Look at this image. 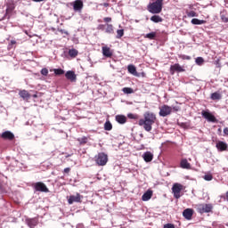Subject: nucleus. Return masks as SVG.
Returning <instances> with one entry per match:
<instances>
[{
  "mask_svg": "<svg viewBox=\"0 0 228 228\" xmlns=\"http://www.w3.org/2000/svg\"><path fill=\"white\" fill-rule=\"evenodd\" d=\"M184 188H185L184 185H183L179 183H175L173 184L172 192H173L175 199H181V197H182L181 191L184 190Z\"/></svg>",
  "mask_w": 228,
  "mask_h": 228,
  "instance_id": "39448f33",
  "label": "nucleus"
},
{
  "mask_svg": "<svg viewBox=\"0 0 228 228\" xmlns=\"http://www.w3.org/2000/svg\"><path fill=\"white\" fill-rule=\"evenodd\" d=\"M127 70L129 74H133V76H137L138 72L136 71V67L133 64H129L127 66Z\"/></svg>",
  "mask_w": 228,
  "mask_h": 228,
  "instance_id": "5701e85b",
  "label": "nucleus"
},
{
  "mask_svg": "<svg viewBox=\"0 0 228 228\" xmlns=\"http://www.w3.org/2000/svg\"><path fill=\"white\" fill-rule=\"evenodd\" d=\"M152 195H153L152 190H148L142 196V200H143V202H147V200H151V199H152Z\"/></svg>",
  "mask_w": 228,
  "mask_h": 228,
  "instance_id": "aec40b11",
  "label": "nucleus"
},
{
  "mask_svg": "<svg viewBox=\"0 0 228 228\" xmlns=\"http://www.w3.org/2000/svg\"><path fill=\"white\" fill-rule=\"evenodd\" d=\"M164 228H175V225H174L172 224H167L164 225Z\"/></svg>",
  "mask_w": 228,
  "mask_h": 228,
  "instance_id": "37998d69",
  "label": "nucleus"
},
{
  "mask_svg": "<svg viewBox=\"0 0 228 228\" xmlns=\"http://www.w3.org/2000/svg\"><path fill=\"white\" fill-rule=\"evenodd\" d=\"M196 63H197V65H202L204 63V58L197 57L196 58Z\"/></svg>",
  "mask_w": 228,
  "mask_h": 228,
  "instance_id": "4c0bfd02",
  "label": "nucleus"
},
{
  "mask_svg": "<svg viewBox=\"0 0 228 228\" xmlns=\"http://www.w3.org/2000/svg\"><path fill=\"white\" fill-rule=\"evenodd\" d=\"M34 190H36V191H42L43 193H49V188L42 182L34 183Z\"/></svg>",
  "mask_w": 228,
  "mask_h": 228,
  "instance_id": "0eeeda50",
  "label": "nucleus"
},
{
  "mask_svg": "<svg viewBox=\"0 0 228 228\" xmlns=\"http://www.w3.org/2000/svg\"><path fill=\"white\" fill-rule=\"evenodd\" d=\"M218 133H222V128H218Z\"/></svg>",
  "mask_w": 228,
  "mask_h": 228,
  "instance_id": "5fc2aeb1",
  "label": "nucleus"
},
{
  "mask_svg": "<svg viewBox=\"0 0 228 228\" xmlns=\"http://www.w3.org/2000/svg\"><path fill=\"white\" fill-rule=\"evenodd\" d=\"M77 142H79L80 145H86V143H88V137L83 136V137L77 138Z\"/></svg>",
  "mask_w": 228,
  "mask_h": 228,
  "instance_id": "bb28decb",
  "label": "nucleus"
},
{
  "mask_svg": "<svg viewBox=\"0 0 228 228\" xmlns=\"http://www.w3.org/2000/svg\"><path fill=\"white\" fill-rule=\"evenodd\" d=\"M201 115L203 118H206L208 122H213V123H218V119H216V117L215 115L211 114V112L207 111V110H202Z\"/></svg>",
  "mask_w": 228,
  "mask_h": 228,
  "instance_id": "6e6552de",
  "label": "nucleus"
},
{
  "mask_svg": "<svg viewBox=\"0 0 228 228\" xmlns=\"http://www.w3.org/2000/svg\"><path fill=\"white\" fill-rule=\"evenodd\" d=\"M53 72H54L55 76H62V74H65V70H63L61 69H54Z\"/></svg>",
  "mask_w": 228,
  "mask_h": 228,
  "instance_id": "7c9ffc66",
  "label": "nucleus"
},
{
  "mask_svg": "<svg viewBox=\"0 0 228 228\" xmlns=\"http://www.w3.org/2000/svg\"><path fill=\"white\" fill-rule=\"evenodd\" d=\"M221 20L223 22H228V18L225 15H221Z\"/></svg>",
  "mask_w": 228,
  "mask_h": 228,
  "instance_id": "a19ab883",
  "label": "nucleus"
},
{
  "mask_svg": "<svg viewBox=\"0 0 228 228\" xmlns=\"http://www.w3.org/2000/svg\"><path fill=\"white\" fill-rule=\"evenodd\" d=\"M3 188V183L0 182V190Z\"/></svg>",
  "mask_w": 228,
  "mask_h": 228,
  "instance_id": "864d4df0",
  "label": "nucleus"
},
{
  "mask_svg": "<svg viewBox=\"0 0 228 228\" xmlns=\"http://www.w3.org/2000/svg\"><path fill=\"white\" fill-rule=\"evenodd\" d=\"M198 213L204 215V213H211L213 211V205L211 204H200L197 208Z\"/></svg>",
  "mask_w": 228,
  "mask_h": 228,
  "instance_id": "423d86ee",
  "label": "nucleus"
},
{
  "mask_svg": "<svg viewBox=\"0 0 228 228\" xmlns=\"http://www.w3.org/2000/svg\"><path fill=\"white\" fill-rule=\"evenodd\" d=\"M148 12L157 15L160 12H163V0H156L153 3H150L147 6Z\"/></svg>",
  "mask_w": 228,
  "mask_h": 228,
  "instance_id": "7ed1b4c3",
  "label": "nucleus"
},
{
  "mask_svg": "<svg viewBox=\"0 0 228 228\" xmlns=\"http://www.w3.org/2000/svg\"><path fill=\"white\" fill-rule=\"evenodd\" d=\"M224 136H228V127L224 128Z\"/></svg>",
  "mask_w": 228,
  "mask_h": 228,
  "instance_id": "49530a36",
  "label": "nucleus"
},
{
  "mask_svg": "<svg viewBox=\"0 0 228 228\" xmlns=\"http://www.w3.org/2000/svg\"><path fill=\"white\" fill-rule=\"evenodd\" d=\"M212 101H220L222 99V94L220 93L216 92L211 94Z\"/></svg>",
  "mask_w": 228,
  "mask_h": 228,
  "instance_id": "a878e982",
  "label": "nucleus"
},
{
  "mask_svg": "<svg viewBox=\"0 0 228 228\" xmlns=\"http://www.w3.org/2000/svg\"><path fill=\"white\" fill-rule=\"evenodd\" d=\"M104 22H111V18L110 17H106L103 19Z\"/></svg>",
  "mask_w": 228,
  "mask_h": 228,
  "instance_id": "a18cd8bd",
  "label": "nucleus"
},
{
  "mask_svg": "<svg viewBox=\"0 0 228 228\" xmlns=\"http://www.w3.org/2000/svg\"><path fill=\"white\" fill-rule=\"evenodd\" d=\"M104 28V25H99L98 29H102Z\"/></svg>",
  "mask_w": 228,
  "mask_h": 228,
  "instance_id": "603ef678",
  "label": "nucleus"
},
{
  "mask_svg": "<svg viewBox=\"0 0 228 228\" xmlns=\"http://www.w3.org/2000/svg\"><path fill=\"white\" fill-rule=\"evenodd\" d=\"M70 172V167L64 168V174H69Z\"/></svg>",
  "mask_w": 228,
  "mask_h": 228,
  "instance_id": "09e8293b",
  "label": "nucleus"
},
{
  "mask_svg": "<svg viewBox=\"0 0 228 228\" xmlns=\"http://www.w3.org/2000/svg\"><path fill=\"white\" fill-rule=\"evenodd\" d=\"M71 4L73 6L74 12H77L78 13H81L83 7L85 6L82 0H75L73 3H71Z\"/></svg>",
  "mask_w": 228,
  "mask_h": 228,
  "instance_id": "9d476101",
  "label": "nucleus"
},
{
  "mask_svg": "<svg viewBox=\"0 0 228 228\" xmlns=\"http://www.w3.org/2000/svg\"><path fill=\"white\" fill-rule=\"evenodd\" d=\"M15 44H17V41L12 40L10 45H9V47H12V45H15Z\"/></svg>",
  "mask_w": 228,
  "mask_h": 228,
  "instance_id": "de8ad7c7",
  "label": "nucleus"
},
{
  "mask_svg": "<svg viewBox=\"0 0 228 228\" xmlns=\"http://www.w3.org/2000/svg\"><path fill=\"white\" fill-rule=\"evenodd\" d=\"M102 55L105 56V58H111V56H113V51H111V48L109 46H102Z\"/></svg>",
  "mask_w": 228,
  "mask_h": 228,
  "instance_id": "2eb2a0df",
  "label": "nucleus"
},
{
  "mask_svg": "<svg viewBox=\"0 0 228 228\" xmlns=\"http://www.w3.org/2000/svg\"><path fill=\"white\" fill-rule=\"evenodd\" d=\"M150 20L158 24L159 22H163V18H161L159 15H153L150 18Z\"/></svg>",
  "mask_w": 228,
  "mask_h": 228,
  "instance_id": "b1692460",
  "label": "nucleus"
},
{
  "mask_svg": "<svg viewBox=\"0 0 228 228\" xmlns=\"http://www.w3.org/2000/svg\"><path fill=\"white\" fill-rule=\"evenodd\" d=\"M186 13L188 17H199V14L195 12V11H190V12H187Z\"/></svg>",
  "mask_w": 228,
  "mask_h": 228,
  "instance_id": "72a5a7b5",
  "label": "nucleus"
},
{
  "mask_svg": "<svg viewBox=\"0 0 228 228\" xmlns=\"http://www.w3.org/2000/svg\"><path fill=\"white\" fill-rule=\"evenodd\" d=\"M127 117H128V118H132L134 120H135V118H136V115H134V114H128Z\"/></svg>",
  "mask_w": 228,
  "mask_h": 228,
  "instance_id": "c03bdc74",
  "label": "nucleus"
},
{
  "mask_svg": "<svg viewBox=\"0 0 228 228\" xmlns=\"http://www.w3.org/2000/svg\"><path fill=\"white\" fill-rule=\"evenodd\" d=\"M104 129L105 131H111L113 129V125H111V122L106 121L104 124Z\"/></svg>",
  "mask_w": 228,
  "mask_h": 228,
  "instance_id": "c756f323",
  "label": "nucleus"
},
{
  "mask_svg": "<svg viewBox=\"0 0 228 228\" xmlns=\"http://www.w3.org/2000/svg\"><path fill=\"white\" fill-rule=\"evenodd\" d=\"M116 121L118 124H126V122H127V118L124 115H117L116 116Z\"/></svg>",
  "mask_w": 228,
  "mask_h": 228,
  "instance_id": "4be33fe9",
  "label": "nucleus"
},
{
  "mask_svg": "<svg viewBox=\"0 0 228 228\" xmlns=\"http://www.w3.org/2000/svg\"><path fill=\"white\" fill-rule=\"evenodd\" d=\"M59 33H61V35H67L69 37V31L65 29H59Z\"/></svg>",
  "mask_w": 228,
  "mask_h": 228,
  "instance_id": "ea45409f",
  "label": "nucleus"
},
{
  "mask_svg": "<svg viewBox=\"0 0 228 228\" xmlns=\"http://www.w3.org/2000/svg\"><path fill=\"white\" fill-rule=\"evenodd\" d=\"M81 199H83V196L79 193H77L76 195H70L68 199V203L72 204L73 202H81Z\"/></svg>",
  "mask_w": 228,
  "mask_h": 228,
  "instance_id": "ddd939ff",
  "label": "nucleus"
},
{
  "mask_svg": "<svg viewBox=\"0 0 228 228\" xmlns=\"http://www.w3.org/2000/svg\"><path fill=\"white\" fill-rule=\"evenodd\" d=\"M32 97H33L34 99H37V98H38V94H35L32 95Z\"/></svg>",
  "mask_w": 228,
  "mask_h": 228,
  "instance_id": "3c124183",
  "label": "nucleus"
},
{
  "mask_svg": "<svg viewBox=\"0 0 228 228\" xmlns=\"http://www.w3.org/2000/svg\"><path fill=\"white\" fill-rule=\"evenodd\" d=\"M20 97L23 99V101H29L31 99V94L27 90L23 89L19 92Z\"/></svg>",
  "mask_w": 228,
  "mask_h": 228,
  "instance_id": "a211bd4d",
  "label": "nucleus"
},
{
  "mask_svg": "<svg viewBox=\"0 0 228 228\" xmlns=\"http://www.w3.org/2000/svg\"><path fill=\"white\" fill-rule=\"evenodd\" d=\"M41 74H42V76H47V74H49V69H47V68L42 69Z\"/></svg>",
  "mask_w": 228,
  "mask_h": 228,
  "instance_id": "58836bf2",
  "label": "nucleus"
},
{
  "mask_svg": "<svg viewBox=\"0 0 228 228\" xmlns=\"http://www.w3.org/2000/svg\"><path fill=\"white\" fill-rule=\"evenodd\" d=\"M186 69L183 66H181L179 63H175L174 65L170 66L169 72L171 76H174L175 72H185Z\"/></svg>",
  "mask_w": 228,
  "mask_h": 228,
  "instance_id": "1a4fd4ad",
  "label": "nucleus"
},
{
  "mask_svg": "<svg viewBox=\"0 0 228 228\" xmlns=\"http://www.w3.org/2000/svg\"><path fill=\"white\" fill-rule=\"evenodd\" d=\"M122 92H123L124 94H133L134 90H133V88H131V87H124V88L122 89Z\"/></svg>",
  "mask_w": 228,
  "mask_h": 228,
  "instance_id": "473e14b6",
  "label": "nucleus"
},
{
  "mask_svg": "<svg viewBox=\"0 0 228 228\" xmlns=\"http://www.w3.org/2000/svg\"><path fill=\"white\" fill-rule=\"evenodd\" d=\"M124 37V29H118L116 38H122Z\"/></svg>",
  "mask_w": 228,
  "mask_h": 228,
  "instance_id": "2f4dec72",
  "label": "nucleus"
},
{
  "mask_svg": "<svg viewBox=\"0 0 228 228\" xmlns=\"http://www.w3.org/2000/svg\"><path fill=\"white\" fill-rule=\"evenodd\" d=\"M216 147L217 151H219L220 152H224V151H227L228 144H227V142H225L224 141H218L216 144Z\"/></svg>",
  "mask_w": 228,
  "mask_h": 228,
  "instance_id": "f8f14e48",
  "label": "nucleus"
},
{
  "mask_svg": "<svg viewBox=\"0 0 228 228\" xmlns=\"http://www.w3.org/2000/svg\"><path fill=\"white\" fill-rule=\"evenodd\" d=\"M156 120H158V118H156L154 112L146 111L143 114V118L139 119L138 126L143 127L148 133H151L152 131V126L156 124Z\"/></svg>",
  "mask_w": 228,
  "mask_h": 228,
  "instance_id": "f257e3e1",
  "label": "nucleus"
},
{
  "mask_svg": "<svg viewBox=\"0 0 228 228\" xmlns=\"http://www.w3.org/2000/svg\"><path fill=\"white\" fill-rule=\"evenodd\" d=\"M1 138H3L4 140H15V134H13V133L10 132V131H5L1 134Z\"/></svg>",
  "mask_w": 228,
  "mask_h": 228,
  "instance_id": "dca6fc26",
  "label": "nucleus"
},
{
  "mask_svg": "<svg viewBox=\"0 0 228 228\" xmlns=\"http://www.w3.org/2000/svg\"><path fill=\"white\" fill-rule=\"evenodd\" d=\"M181 168H185L186 170H190L191 168V165L188 162V159H183L180 162Z\"/></svg>",
  "mask_w": 228,
  "mask_h": 228,
  "instance_id": "412c9836",
  "label": "nucleus"
},
{
  "mask_svg": "<svg viewBox=\"0 0 228 228\" xmlns=\"http://www.w3.org/2000/svg\"><path fill=\"white\" fill-rule=\"evenodd\" d=\"M101 6H104L105 8H108V6H110V4L104 3V4H102Z\"/></svg>",
  "mask_w": 228,
  "mask_h": 228,
  "instance_id": "8fccbe9b",
  "label": "nucleus"
},
{
  "mask_svg": "<svg viewBox=\"0 0 228 228\" xmlns=\"http://www.w3.org/2000/svg\"><path fill=\"white\" fill-rule=\"evenodd\" d=\"M144 38H148L149 40H156V32L148 33L144 36Z\"/></svg>",
  "mask_w": 228,
  "mask_h": 228,
  "instance_id": "cd10ccee",
  "label": "nucleus"
},
{
  "mask_svg": "<svg viewBox=\"0 0 228 228\" xmlns=\"http://www.w3.org/2000/svg\"><path fill=\"white\" fill-rule=\"evenodd\" d=\"M183 216H184V218L186 220H191V218L193 216V209H191V208L184 209L183 212Z\"/></svg>",
  "mask_w": 228,
  "mask_h": 228,
  "instance_id": "6ab92c4d",
  "label": "nucleus"
},
{
  "mask_svg": "<svg viewBox=\"0 0 228 228\" xmlns=\"http://www.w3.org/2000/svg\"><path fill=\"white\" fill-rule=\"evenodd\" d=\"M172 111L174 113H177V111H181V107L180 106L170 107L166 104L162 105L161 107H159V117H168V115H172Z\"/></svg>",
  "mask_w": 228,
  "mask_h": 228,
  "instance_id": "f03ea898",
  "label": "nucleus"
},
{
  "mask_svg": "<svg viewBox=\"0 0 228 228\" xmlns=\"http://www.w3.org/2000/svg\"><path fill=\"white\" fill-rule=\"evenodd\" d=\"M180 58L182 60H191V57L188 56V55H181Z\"/></svg>",
  "mask_w": 228,
  "mask_h": 228,
  "instance_id": "79ce46f5",
  "label": "nucleus"
},
{
  "mask_svg": "<svg viewBox=\"0 0 228 228\" xmlns=\"http://www.w3.org/2000/svg\"><path fill=\"white\" fill-rule=\"evenodd\" d=\"M106 33H109V34L113 33V25H111V24H107Z\"/></svg>",
  "mask_w": 228,
  "mask_h": 228,
  "instance_id": "f704fd0d",
  "label": "nucleus"
},
{
  "mask_svg": "<svg viewBox=\"0 0 228 228\" xmlns=\"http://www.w3.org/2000/svg\"><path fill=\"white\" fill-rule=\"evenodd\" d=\"M203 179H204L205 181H213V175H211V174L205 175L203 176Z\"/></svg>",
  "mask_w": 228,
  "mask_h": 228,
  "instance_id": "e433bc0d",
  "label": "nucleus"
},
{
  "mask_svg": "<svg viewBox=\"0 0 228 228\" xmlns=\"http://www.w3.org/2000/svg\"><path fill=\"white\" fill-rule=\"evenodd\" d=\"M191 22V24H194L195 26H199L200 24H206V20H199L196 18L192 19Z\"/></svg>",
  "mask_w": 228,
  "mask_h": 228,
  "instance_id": "393cba45",
  "label": "nucleus"
},
{
  "mask_svg": "<svg viewBox=\"0 0 228 228\" xmlns=\"http://www.w3.org/2000/svg\"><path fill=\"white\" fill-rule=\"evenodd\" d=\"M8 10H15V4H13V1H11L7 4Z\"/></svg>",
  "mask_w": 228,
  "mask_h": 228,
  "instance_id": "c9c22d12",
  "label": "nucleus"
},
{
  "mask_svg": "<svg viewBox=\"0 0 228 228\" xmlns=\"http://www.w3.org/2000/svg\"><path fill=\"white\" fill-rule=\"evenodd\" d=\"M94 160L99 167H104L108 163V155L104 152H100L94 157Z\"/></svg>",
  "mask_w": 228,
  "mask_h": 228,
  "instance_id": "20e7f679",
  "label": "nucleus"
},
{
  "mask_svg": "<svg viewBox=\"0 0 228 228\" xmlns=\"http://www.w3.org/2000/svg\"><path fill=\"white\" fill-rule=\"evenodd\" d=\"M77 54H79V52H77V50L76 49H70L69 51V55L71 57V58H76V56H77Z\"/></svg>",
  "mask_w": 228,
  "mask_h": 228,
  "instance_id": "c85d7f7f",
  "label": "nucleus"
},
{
  "mask_svg": "<svg viewBox=\"0 0 228 228\" xmlns=\"http://www.w3.org/2000/svg\"><path fill=\"white\" fill-rule=\"evenodd\" d=\"M142 159H144L145 163H151L154 159V154L151 151H146L142 154Z\"/></svg>",
  "mask_w": 228,
  "mask_h": 228,
  "instance_id": "f3484780",
  "label": "nucleus"
},
{
  "mask_svg": "<svg viewBox=\"0 0 228 228\" xmlns=\"http://www.w3.org/2000/svg\"><path fill=\"white\" fill-rule=\"evenodd\" d=\"M26 224L27 225H28V227L35 228L37 227V225H38V218L37 217L27 218Z\"/></svg>",
  "mask_w": 228,
  "mask_h": 228,
  "instance_id": "4468645a",
  "label": "nucleus"
},
{
  "mask_svg": "<svg viewBox=\"0 0 228 228\" xmlns=\"http://www.w3.org/2000/svg\"><path fill=\"white\" fill-rule=\"evenodd\" d=\"M65 77L71 83H76V81L77 80V76L76 75V72H74L73 70L67 71L65 73Z\"/></svg>",
  "mask_w": 228,
  "mask_h": 228,
  "instance_id": "9b49d317",
  "label": "nucleus"
}]
</instances>
